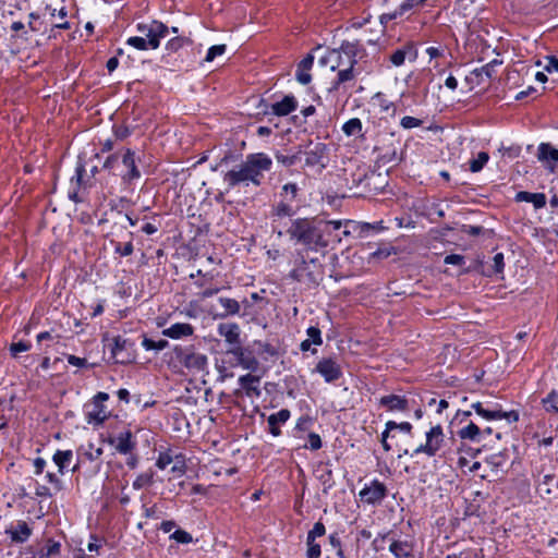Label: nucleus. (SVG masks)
<instances>
[{"label":"nucleus","instance_id":"8","mask_svg":"<svg viewBox=\"0 0 558 558\" xmlns=\"http://www.w3.org/2000/svg\"><path fill=\"white\" fill-rule=\"evenodd\" d=\"M109 399L107 392H97L89 404L85 405L84 413L86 422L94 426L101 425L110 415L105 402Z\"/></svg>","mask_w":558,"mask_h":558},{"label":"nucleus","instance_id":"13","mask_svg":"<svg viewBox=\"0 0 558 558\" xmlns=\"http://www.w3.org/2000/svg\"><path fill=\"white\" fill-rule=\"evenodd\" d=\"M362 502L376 506L379 505L387 496L386 485L377 478L365 484L359 493Z\"/></svg>","mask_w":558,"mask_h":558},{"label":"nucleus","instance_id":"2","mask_svg":"<svg viewBox=\"0 0 558 558\" xmlns=\"http://www.w3.org/2000/svg\"><path fill=\"white\" fill-rule=\"evenodd\" d=\"M287 234L291 242L302 245L305 252H320L329 246L324 225L317 218H295L290 222Z\"/></svg>","mask_w":558,"mask_h":558},{"label":"nucleus","instance_id":"42","mask_svg":"<svg viewBox=\"0 0 558 558\" xmlns=\"http://www.w3.org/2000/svg\"><path fill=\"white\" fill-rule=\"evenodd\" d=\"M168 345H169V342L166 339L153 340V339L144 336L143 341H142V347L146 351L159 352V351H162L163 349H166Z\"/></svg>","mask_w":558,"mask_h":558},{"label":"nucleus","instance_id":"23","mask_svg":"<svg viewBox=\"0 0 558 558\" xmlns=\"http://www.w3.org/2000/svg\"><path fill=\"white\" fill-rule=\"evenodd\" d=\"M537 157L541 161L547 162V168L553 172L558 163V149L548 143H541L537 149Z\"/></svg>","mask_w":558,"mask_h":558},{"label":"nucleus","instance_id":"38","mask_svg":"<svg viewBox=\"0 0 558 558\" xmlns=\"http://www.w3.org/2000/svg\"><path fill=\"white\" fill-rule=\"evenodd\" d=\"M130 240L125 243H121L114 240H110L111 245L113 246V253L119 255L120 257L131 256L134 252L133 245V233H129Z\"/></svg>","mask_w":558,"mask_h":558},{"label":"nucleus","instance_id":"14","mask_svg":"<svg viewBox=\"0 0 558 558\" xmlns=\"http://www.w3.org/2000/svg\"><path fill=\"white\" fill-rule=\"evenodd\" d=\"M238 384L240 386L239 390H235L234 393L239 396L241 392L250 398L257 399L262 395L260 390V377L253 375L251 373L242 375L238 379Z\"/></svg>","mask_w":558,"mask_h":558},{"label":"nucleus","instance_id":"57","mask_svg":"<svg viewBox=\"0 0 558 558\" xmlns=\"http://www.w3.org/2000/svg\"><path fill=\"white\" fill-rule=\"evenodd\" d=\"M31 348H32L31 342L21 340L19 342L11 343L10 353L12 356L15 357L19 353L29 351Z\"/></svg>","mask_w":558,"mask_h":558},{"label":"nucleus","instance_id":"9","mask_svg":"<svg viewBox=\"0 0 558 558\" xmlns=\"http://www.w3.org/2000/svg\"><path fill=\"white\" fill-rule=\"evenodd\" d=\"M226 355L232 357V360L229 361V364L232 367L241 366L243 369L250 371L251 373L256 372L259 368V362L254 355V352L241 344L230 347L226 351Z\"/></svg>","mask_w":558,"mask_h":558},{"label":"nucleus","instance_id":"35","mask_svg":"<svg viewBox=\"0 0 558 558\" xmlns=\"http://www.w3.org/2000/svg\"><path fill=\"white\" fill-rule=\"evenodd\" d=\"M386 227L384 226L383 221H376L374 223L368 222H359L354 223V231H359V234L361 236H367L372 233H379L384 231Z\"/></svg>","mask_w":558,"mask_h":558},{"label":"nucleus","instance_id":"20","mask_svg":"<svg viewBox=\"0 0 558 558\" xmlns=\"http://www.w3.org/2000/svg\"><path fill=\"white\" fill-rule=\"evenodd\" d=\"M379 407L386 408L389 412H405L409 410V401L404 396L387 395L378 400Z\"/></svg>","mask_w":558,"mask_h":558},{"label":"nucleus","instance_id":"32","mask_svg":"<svg viewBox=\"0 0 558 558\" xmlns=\"http://www.w3.org/2000/svg\"><path fill=\"white\" fill-rule=\"evenodd\" d=\"M73 459L72 450H60L58 449L53 456L52 461L58 468L59 474L63 475L66 469L69 468L71 461Z\"/></svg>","mask_w":558,"mask_h":558},{"label":"nucleus","instance_id":"21","mask_svg":"<svg viewBox=\"0 0 558 558\" xmlns=\"http://www.w3.org/2000/svg\"><path fill=\"white\" fill-rule=\"evenodd\" d=\"M536 492L542 498L558 494V477L556 474H545L536 481Z\"/></svg>","mask_w":558,"mask_h":558},{"label":"nucleus","instance_id":"59","mask_svg":"<svg viewBox=\"0 0 558 558\" xmlns=\"http://www.w3.org/2000/svg\"><path fill=\"white\" fill-rule=\"evenodd\" d=\"M314 423V418L310 415H302L298 418L294 430L296 432H306L310 429L312 424Z\"/></svg>","mask_w":558,"mask_h":558},{"label":"nucleus","instance_id":"5","mask_svg":"<svg viewBox=\"0 0 558 558\" xmlns=\"http://www.w3.org/2000/svg\"><path fill=\"white\" fill-rule=\"evenodd\" d=\"M363 48V45L360 40L342 41V51H344V56L347 57L345 64L343 69L339 68L336 78L331 82L330 87L328 88V93H335L345 87V84L354 81L355 72L354 65L357 63V54L359 51Z\"/></svg>","mask_w":558,"mask_h":558},{"label":"nucleus","instance_id":"61","mask_svg":"<svg viewBox=\"0 0 558 558\" xmlns=\"http://www.w3.org/2000/svg\"><path fill=\"white\" fill-rule=\"evenodd\" d=\"M64 357L70 365L77 368H87L90 366L85 357H80L73 354H64Z\"/></svg>","mask_w":558,"mask_h":558},{"label":"nucleus","instance_id":"25","mask_svg":"<svg viewBox=\"0 0 558 558\" xmlns=\"http://www.w3.org/2000/svg\"><path fill=\"white\" fill-rule=\"evenodd\" d=\"M193 333L194 327L187 323H175L162 330V335L171 339H181L190 337Z\"/></svg>","mask_w":558,"mask_h":558},{"label":"nucleus","instance_id":"28","mask_svg":"<svg viewBox=\"0 0 558 558\" xmlns=\"http://www.w3.org/2000/svg\"><path fill=\"white\" fill-rule=\"evenodd\" d=\"M298 210V205H292L291 203L279 198V201L271 206V217L279 219L284 217H293Z\"/></svg>","mask_w":558,"mask_h":558},{"label":"nucleus","instance_id":"49","mask_svg":"<svg viewBox=\"0 0 558 558\" xmlns=\"http://www.w3.org/2000/svg\"><path fill=\"white\" fill-rule=\"evenodd\" d=\"M175 459V456L172 454L170 449L159 452V456L156 461V466L160 470H165L168 465H170Z\"/></svg>","mask_w":558,"mask_h":558},{"label":"nucleus","instance_id":"60","mask_svg":"<svg viewBox=\"0 0 558 558\" xmlns=\"http://www.w3.org/2000/svg\"><path fill=\"white\" fill-rule=\"evenodd\" d=\"M308 444L304 445V448L316 451L323 447L322 438L318 434L312 432L307 436Z\"/></svg>","mask_w":558,"mask_h":558},{"label":"nucleus","instance_id":"29","mask_svg":"<svg viewBox=\"0 0 558 558\" xmlns=\"http://www.w3.org/2000/svg\"><path fill=\"white\" fill-rule=\"evenodd\" d=\"M408 56L412 57L413 60L416 57V51L414 50V47L411 44L404 45L401 48H398L397 50H395L390 54L389 60L392 65L401 66L404 64Z\"/></svg>","mask_w":558,"mask_h":558},{"label":"nucleus","instance_id":"30","mask_svg":"<svg viewBox=\"0 0 558 558\" xmlns=\"http://www.w3.org/2000/svg\"><path fill=\"white\" fill-rule=\"evenodd\" d=\"M183 364L189 369H193L195 372H203L208 364V360L205 354L190 353L184 356Z\"/></svg>","mask_w":558,"mask_h":558},{"label":"nucleus","instance_id":"50","mask_svg":"<svg viewBox=\"0 0 558 558\" xmlns=\"http://www.w3.org/2000/svg\"><path fill=\"white\" fill-rule=\"evenodd\" d=\"M306 558H319L322 555V547L315 539L306 538Z\"/></svg>","mask_w":558,"mask_h":558},{"label":"nucleus","instance_id":"17","mask_svg":"<svg viewBox=\"0 0 558 558\" xmlns=\"http://www.w3.org/2000/svg\"><path fill=\"white\" fill-rule=\"evenodd\" d=\"M480 416L486 421L506 420L508 423H515L519 421L520 415L515 410L504 411L501 404L494 403L492 404V410L484 408L482 412H480Z\"/></svg>","mask_w":558,"mask_h":558},{"label":"nucleus","instance_id":"44","mask_svg":"<svg viewBox=\"0 0 558 558\" xmlns=\"http://www.w3.org/2000/svg\"><path fill=\"white\" fill-rule=\"evenodd\" d=\"M191 40L186 37L182 36H175L171 39H169L166 44V50L169 53L178 52L180 49H182L185 45H190Z\"/></svg>","mask_w":558,"mask_h":558},{"label":"nucleus","instance_id":"22","mask_svg":"<svg viewBox=\"0 0 558 558\" xmlns=\"http://www.w3.org/2000/svg\"><path fill=\"white\" fill-rule=\"evenodd\" d=\"M217 332L225 341L231 345L236 347L241 344L240 340V327L235 323H223L217 327Z\"/></svg>","mask_w":558,"mask_h":558},{"label":"nucleus","instance_id":"10","mask_svg":"<svg viewBox=\"0 0 558 558\" xmlns=\"http://www.w3.org/2000/svg\"><path fill=\"white\" fill-rule=\"evenodd\" d=\"M121 163L124 168V170L120 173L121 182L124 185L131 186L142 177L135 151L131 148L124 149V151L121 154Z\"/></svg>","mask_w":558,"mask_h":558},{"label":"nucleus","instance_id":"55","mask_svg":"<svg viewBox=\"0 0 558 558\" xmlns=\"http://www.w3.org/2000/svg\"><path fill=\"white\" fill-rule=\"evenodd\" d=\"M307 340L311 341L315 345H320L323 343L322 331L316 326H311L306 329Z\"/></svg>","mask_w":558,"mask_h":558},{"label":"nucleus","instance_id":"43","mask_svg":"<svg viewBox=\"0 0 558 558\" xmlns=\"http://www.w3.org/2000/svg\"><path fill=\"white\" fill-rule=\"evenodd\" d=\"M301 150H299L298 153L293 154V155H287V154H283L281 151H277L275 154V158L277 160L278 163L282 165L283 167H292L294 166L298 161L301 160Z\"/></svg>","mask_w":558,"mask_h":558},{"label":"nucleus","instance_id":"3","mask_svg":"<svg viewBox=\"0 0 558 558\" xmlns=\"http://www.w3.org/2000/svg\"><path fill=\"white\" fill-rule=\"evenodd\" d=\"M135 28L141 36H131L125 44L140 51L158 49L161 39L168 36L169 33V27L158 20L140 22Z\"/></svg>","mask_w":558,"mask_h":558},{"label":"nucleus","instance_id":"40","mask_svg":"<svg viewBox=\"0 0 558 558\" xmlns=\"http://www.w3.org/2000/svg\"><path fill=\"white\" fill-rule=\"evenodd\" d=\"M542 405L547 413L558 417V390L553 389L545 398L542 399Z\"/></svg>","mask_w":558,"mask_h":558},{"label":"nucleus","instance_id":"58","mask_svg":"<svg viewBox=\"0 0 558 558\" xmlns=\"http://www.w3.org/2000/svg\"><path fill=\"white\" fill-rule=\"evenodd\" d=\"M102 453H104V449L101 447L94 448V444L89 442L88 449L85 450L83 454L86 460L93 462V461L100 459Z\"/></svg>","mask_w":558,"mask_h":558},{"label":"nucleus","instance_id":"19","mask_svg":"<svg viewBox=\"0 0 558 558\" xmlns=\"http://www.w3.org/2000/svg\"><path fill=\"white\" fill-rule=\"evenodd\" d=\"M327 145L325 143H315L311 145L307 150H305V166L307 167H316L320 166L325 168L324 159L327 156Z\"/></svg>","mask_w":558,"mask_h":558},{"label":"nucleus","instance_id":"64","mask_svg":"<svg viewBox=\"0 0 558 558\" xmlns=\"http://www.w3.org/2000/svg\"><path fill=\"white\" fill-rule=\"evenodd\" d=\"M326 533L325 524L320 521L316 522L312 530L307 532L306 538L315 539L324 536Z\"/></svg>","mask_w":558,"mask_h":558},{"label":"nucleus","instance_id":"39","mask_svg":"<svg viewBox=\"0 0 558 558\" xmlns=\"http://www.w3.org/2000/svg\"><path fill=\"white\" fill-rule=\"evenodd\" d=\"M341 130L347 136L363 137V124L359 118L349 119L347 122L343 123Z\"/></svg>","mask_w":558,"mask_h":558},{"label":"nucleus","instance_id":"4","mask_svg":"<svg viewBox=\"0 0 558 558\" xmlns=\"http://www.w3.org/2000/svg\"><path fill=\"white\" fill-rule=\"evenodd\" d=\"M289 278L307 288H316L324 278V266L318 258H306L303 251H296Z\"/></svg>","mask_w":558,"mask_h":558},{"label":"nucleus","instance_id":"51","mask_svg":"<svg viewBox=\"0 0 558 558\" xmlns=\"http://www.w3.org/2000/svg\"><path fill=\"white\" fill-rule=\"evenodd\" d=\"M226 50L227 46L225 44L214 45L209 47L205 57V61L213 62L216 59V57L222 56L226 52Z\"/></svg>","mask_w":558,"mask_h":558},{"label":"nucleus","instance_id":"56","mask_svg":"<svg viewBox=\"0 0 558 558\" xmlns=\"http://www.w3.org/2000/svg\"><path fill=\"white\" fill-rule=\"evenodd\" d=\"M322 225H324L325 238L329 239L332 231H338L342 227L341 220H322Z\"/></svg>","mask_w":558,"mask_h":558},{"label":"nucleus","instance_id":"1","mask_svg":"<svg viewBox=\"0 0 558 558\" xmlns=\"http://www.w3.org/2000/svg\"><path fill=\"white\" fill-rule=\"evenodd\" d=\"M272 168V159L265 153H253L245 157L236 168L225 173L223 181L229 187L238 185L248 186L253 184L258 187L263 184L265 172Z\"/></svg>","mask_w":558,"mask_h":558},{"label":"nucleus","instance_id":"15","mask_svg":"<svg viewBox=\"0 0 558 558\" xmlns=\"http://www.w3.org/2000/svg\"><path fill=\"white\" fill-rule=\"evenodd\" d=\"M108 444L113 446L116 451L120 454L132 453L137 446V441L131 429L122 430L116 437L109 438Z\"/></svg>","mask_w":558,"mask_h":558},{"label":"nucleus","instance_id":"31","mask_svg":"<svg viewBox=\"0 0 558 558\" xmlns=\"http://www.w3.org/2000/svg\"><path fill=\"white\" fill-rule=\"evenodd\" d=\"M218 302L220 306L223 308V312L217 315L218 317L226 318L229 316L240 315L241 305L235 299L220 296L218 298Z\"/></svg>","mask_w":558,"mask_h":558},{"label":"nucleus","instance_id":"12","mask_svg":"<svg viewBox=\"0 0 558 558\" xmlns=\"http://www.w3.org/2000/svg\"><path fill=\"white\" fill-rule=\"evenodd\" d=\"M389 541L388 550L395 558H415L414 556V543L408 539H398L393 536H390V533L379 534L375 542L378 539Z\"/></svg>","mask_w":558,"mask_h":558},{"label":"nucleus","instance_id":"26","mask_svg":"<svg viewBox=\"0 0 558 558\" xmlns=\"http://www.w3.org/2000/svg\"><path fill=\"white\" fill-rule=\"evenodd\" d=\"M14 543H24L32 535V529L25 521H19L15 526L5 532Z\"/></svg>","mask_w":558,"mask_h":558},{"label":"nucleus","instance_id":"7","mask_svg":"<svg viewBox=\"0 0 558 558\" xmlns=\"http://www.w3.org/2000/svg\"><path fill=\"white\" fill-rule=\"evenodd\" d=\"M110 353L114 363L131 364L136 360L135 342L129 338L116 336L110 344Z\"/></svg>","mask_w":558,"mask_h":558},{"label":"nucleus","instance_id":"54","mask_svg":"<svg viewBox=\"0 0 558 558\" xmlns=\"http://www.w3.org/2000/svg\"><path fill=\"white\" fill-rule=\"evenodd\" d=\"M492 268L493 269L488 272V276L502 274L505 269V257L502 253H496L494 255Z\"/></svg>","mask_w":558,"mask_h":558},{"label":"nucleus","instance_id":"27","mask_svg":"<svg viewBox=\"0 0 558 558\" xmlns=\"http://www.w3.org/2000/svg\"><path fill=\"white\" fill-rule=\"evenodd\" d=\"M314 64V57L312 54H307L304 57L300 63L298 64L296 70V80L302 85H307L312 81V75L310 71Z\"/></svg>","mask_w":558,"mask_h":558},{"label":"nucleus","instance_id":"6","mask_svg":"<svg viewBox=\"0 0 558 558\" xmlns=\"http://www.w3.org/2000/svg\"><path fill=\"white\" fill-rule=\"evenodd\" d=\"M445 444V434L444 428L440 424L432 426L425 433V442L417 446L412 452L409 449H403L399 454V458L402 456L414 457L417 454H426L428 458L436 457L439 454L442 446Z\"/></svg>","mask_w":558,"mask_h":558},{"label":"nucleus","instance_id":"36","mask_svg":"<svg viewBox=\"0 0 558 558\" xmlns=\"http://www.w3.org/2000/svg\"><path fill=\"white\" fill-rule=\"evenodd\" d=\"M299 191H300V189H299L296 183L288 182V183L282 185L278 196L282 201L289 202L292 205H295Z\"/></svg>","mask_w":558,"mask_h":558},{"label":"nucleus","instance_id":"47","mask_svg":"<svg viewBox=\"0 0 558 558\" xmlns=\"http://www.w3.org/2000/svg\"><path fill=\"white\" fill-rule=\"evenodd\" d=\"M375 99L378 101V106L381 112L391 111V116L396 114L397 108L395 104L386 98V96L381 93H377L375 95Z\"/></svg>","mask_w":558,"mask_h":558},{"label":"nucleus","instance_id":"46","mask_svg":"<svg viewBox=\"0 0 558 558\" xmlns=\"http://www.w3.org/2000/svg\"><path fill=\"white\" fill-rule=\"evenodd\" d=\"M120 163H121V155L119 153H114V154L109 155L105 159V161L102 163V169L109 171L112 174H116L117 169Z\"/></svg>","mask_w":558,"mask_h":558},{"label":"nucleus","instance_id":"62","mask_svg":"<svg viewBox=\"0 0 558 558\" xmlns=\"http://www.w3.org/2000/svg\"><path fill=\"white\" fill-rule=\"evenodd\" d=\"M170 537L180 544H189L193 541L192 535L181 529L175 530Z\"/></svg>","mask_w":558,"mask_h":558},{"label":"nucleus","instance_id":"45","mask_svg":"<svg viewBox=\"0 0 558 558\" xmlns=\"http://www.w3.org/2000/svg\"><path fill=\"white\" fill-rule=\"evenodd\" d=\"M489 155L486 151H480L476 156V158H473L470 160V171L471 172H478L481 171L484 166L488 162Z\"/></svg>","mask_w":558,"mask_h":558},{"label":"nucleus","instance_id":"11","mask_svg":"<svg viewBox=\"0 0 558 558\" xmlns=\"http://www.w3.org/2000/svg\"><path fill=\"white\" fill-rule=\"evenodd\" d=\"M314 372L318 373L327 384L339 380L343 375L342 367L336 355L322 357L317 362Z\"/></svg>","mask_w":558,"mask_h":558},{"label":"nucleus","instance_id":"24","mask_svg":"<svg viewBox=\"0 0 558 558\" xmlns=\"http://www.w3.org/2000/svg\"><path fill=\"white\" fill-rule=\"evenodd\" d=\"M291 416V412L288 409H281L280 411L272 413L267 418L268 432L274 436L278 437L281 435L280 424H286Z\"/></svg>","mask_w":558,"mask_h":558},{"label":"nucleus","instance_id":"48","mask_svg":"<svg viewBox=\"0 0 558 558\" xmlns=\"http://www.w3.org/2000/svg\"><path fill=\"white\" fill-rule=\"evenodd\" d=\"M446 558H484L482 549L466 548L460 553L448 554Z\"/></svg>","mask_w":558,"mask_h":558},{"label":"nucleus","instance_id":"16","mask_svg":"<svg viewBox=\"0 0 558 558\" xmlns=\"http://www.w3.org/2000/svg\"><path fill=\"white\" fill-rule=\"evenodd\" d=\"M399 430L400 433L412 435L413 432V425L410 422H401L397 423L395 421H388L385 424V429L381 432L380 435V444L383 446V449L388 452L391 450V445L388 442V438H395V434L392 432Z\"/></svg>","mask_w":558,"mask_h":558},{"label":"nucleus","instance_id":"18","mask_svg":"<svg viewBox=\"0 0 558 558\" xmlns=\"http://www.w3.org/2000/svg\"><path fill=\"white\" fill-rule=\"evenodd\" d=\"M298 100L293 95H286L281 100L275 101L267 106L265 113L277 117H286L296 110Z\"/></svg>","mask_w":558,"mask_h":558},{"label":"nucleus","instance_id":"41","mask_svg":"<svg viewBox=\"0 0 558 558\" xmlns=\"http://www.w3.org/2000/svg\"><path fill=\"white\" fill-rule=\"evenodd\" d=\"M154 483V472L151 470L141 473L133 481L132 487L135 490L148 487Z\"/></svg>","mask_w":558,"mask_h":558},{"label":"nucleus","instance_id":"34","mask_svg":"<svg viewBox=\"0 0 558 558\" xmlns=\"http://www.w3.org/2000/svg\"><path fill=\"white\" fill-rule=\"evenodd\" d=\"M458 436L461 439L478 442L482 439V430L475 423L470 422L466 426L458 430Z\"/></svg>","mask_w":558,"mask_h":558},{"label":"nucleus","instance_id":"53","mask_svg":"<svg viewBox=\"0 0 558 558\" xmlns=\"http://www.w3.org/2000/svg\"><path fill=\"white\" fill-rule=\"evenodd\" d=\"M11 31L15 34L12 35V38H23L28 39V32L26 31V25L21 21H15L10 26Z\"/></svg>","mask_w":558,"mask_h":558},{"label":"nucleus","instance_id":"37","mask_svg":"<svg viewBox=\"0 0 558 558\" xmlns=\"http://www.w3.org/2000/svg\"><path fill=\"white\" fill-rule=\"evenodd\" d=\"M326 59L331 63L330 69L332 71H336L341 66H347V57L344 56V51H342V44L339 48L328 51Z\"/></svg>","mask_w":558,"mask_h":558},{"label":"nucleus","instance_id":"33","mask_svg":"<svg viewBox=\"0 0 558 558\" xmlns=\"http://www.w3.org/2000/svg\"><path fill=\"white\" fill-rule=\"evenodd\" d=\"M60 550H61L60 543L49 538L47 541V543L41 548L34 551L33 557L34 558H50V557L59 555Z\"/></svg>","mask_w":558,"mask_h":558},{"label":"nucleus","instance_id":"52","mask_svg":"<svg viewBox=\"0 0 558 558\" xmlns=\"http://www.w3.org/2000/svg\"><path fill=\"white\" fill-rule=\"evenodd\" d=\"M409 9H402V3L399 5L398 9H396L393 12L384 13L380 15L379 21L380 23L386 26L389 22L396 20L397 17L403 15Z\"/></svg>","mask_w":558,"mask_h":558},{"label":"nucleus","instance_id":"63","mask_svg":"<svg viewBox=\"0 0 558 558\" xmlns=\"http://www.w3.org/2000/svg\"><path fill=\"white\" fill-rule=\"evenodd\" d=\"M422 124H423V121L421 119H417V118H414V117H410V116H405V117H403L400 120V125L404 130H411V129H414V128H420Z\"/></svg>","mask_w":558,"mask_h":558}]
</instances>
